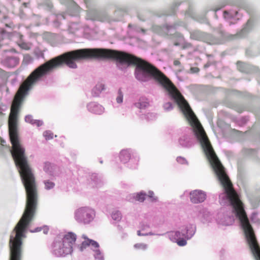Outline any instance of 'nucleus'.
<instances>
[{
	"mask_svg": "<svg viewBox=\"0 0 260 260\" xmlns=\"http://www.w3.org/2000/svg\"><path fill=\"white\" fill-rule=\"evenodd\" d=\"M92 58L112 59L121 64L135 65L138 80L147 81L153 79L162 86V73L152 64L131 54L108 49H81L64 53L47 61V74L63 65L76 69V61Z\"/></svg>",
	"mask_w": 260,
	"mask_h": 260,
	"instance_id": "f257e3e1",
	"label": "nucleus"
},
{
	"mask_svg": "<svg viewBox=\"0 0 260 260\" xmlns=\"http://www.w3.org/2000/svg\"><path fill=\"white\" fill-rule=\"evenodd\" d=\"M164 89L175 101L191 126L193 127L196 135L200 141L202 149L223 188H234L204 129L189 104L173 83L164 74Z\"/></svg>",
	"mask_w": 260,
	"mask_h": 260,
	"instance_id": "f03ea898",
	"label": "nucleus"
},
{
	"mask_svg": "<svg viewBox=\"0 0 260 260\" xmlns=\"http://www.w3.org/2000/svg\"><path fill=\"white\" fill-rule=\"evenodd\" d=\"M76 240V236L73 233H68L61 241L54 243L55 253L58 256H64L71 254L73 251V245Z\"/></svg>",
	"mask_w": 260,
	"mask_h": 260,
	"instance_id": "7ed1b4c3",
	"label": "nucleus"
},
{
	"mask_svg": "<svg viewBox=\"0 0 260 260\" xmlns=\"http://www.w3.org/2000/svg\"><path fill=\"white\" fill-rule=\"evenodd\" d=\"M76 218L79 222L88 223L93 219V211L88 208H81L76 211Z\"/></svg>",
	"mask_w": 260,
	"mask_h": 260,
	"instance_id": "20e7f679",
	"label": "nucleus"
},
{
	"mask_svg": "<svg viewBox=\"0 0 260 260\" xmlns=\"http://www.w3.org/2000/svg\"><path fill=\"white\" fill-rule=\"evenodd\" d=\"M87 16L88 19L93 21L105 22L109 19L107 13L97 10L87 11Z\"/></svg>",
	"mask_w": 260,
	"mask_h": 260,
	"instance_id": "39448f33",
	"label": "nucleus"
},
{
	"mask_svg": "<svg viewBox=\"0 0 260 260\" xmlns=\"http://www.w3.org/2000/svg\"><path fill=\"white\" fill-rule=\"evenodd\" d=\"M190 200L193 203L203 202L206 199V194L201 190H194L190 192Z\"/></svg>",
	"mask_w": 260,
	"mask_h": 260,
	"instance_id": "423d86ee",
	"label": "nucleus"
},
{
	"mask_svg": "<svg viewBox=\"0 0 260 260\" xmlns=\"http://www.w3.org/2000/svg\"><path fill=\"white\" fill-rule=\"evenodd\" d=\"M146 197H148L152 202L157 200V197L154 196L152 191H149L148 194L142 192L138 193L136 195L135 199L136 201L143 202L145 200Z\"/></svg>",
	"mask_w": 260,
	"mask_h": 260,
	"instance_id": "0eeeda50",
	"label": "nucleus"
},
{
	"mask_svg": "<svg viewBox=\"0 0 260 260\" xmlns=\"http://www.w3.org/2000/svg\"><path fill=\"white\" fill-rule=\"evenodd\" d=\"M89 111L96 114H101L104 112V108L99 104L95 103H90L88 105Z\"/></svg>",
	"mask_w": 260,
	"mask_h": 260,
	"instance_id": "6e6552de",
	"label": "nucleus"
},
{
	"mask_svg": "<svg viewBox=\"0 0 260 260\" xmlns=\"http://www.w3.org/2000/svg\"><path fill=\"white\" fill-rule=\"evenodd\" d=\"M169 236L172 241L176 242L182 237H186L187 235L185 234L180 233L178 231H176L170 232L169 233Z\"/></svg>",
	"mask_w": 260,
	"mask_h": 260,
	"instance_id": "1a4fd4ad",
	"label": "nucleus"
},
{
	"mask_svg": "<svg viewBox=\"0 0 260 260\" xmlns=\"http://www.w3.org/2000/svg\"><path fill=\"white\" fill-rule=\"evenodd\" d=\"M135 106L139 109H145L149 106V103L147 99L142 97L139 102L135 104Z\"/></svg>",
	"mask_w": 260,
	"mask_h": 260,
	"instance_id": "9d476101",
	"label": "nucleus"
},
{
	"mask_svg": "<svg viewBox=\"0 0 260 260\" xmlns=\"http://www.w3.org/2000/svg\"><path fill=\"white\" fill-rule=\"evenodd\" d=\"M131 158V153L127 150H123L120 153V159L122 162L125 163L127 162Z\"/></svg>",
	"mask_w": 260,
	"mask_h": 260,
	"instance_id": "9b49d317",
	"label": "nucleus"
},
{
	"mask_svg": "<svg viewBox=\"0 0 260 260\" xmlns=\"http://www.w3.org/2000/svg\"><path fill=\"white\" fill-rule=\"evenodd\" d=\"M6 64L10 68L16 66L19 63V59L16 57H8L6 59Z\"/></svg>",
	"mask_w": 260,
	"mask_h": 260,
	"instance_id": "f8f14e48",
	"label": "nucleus"
},
{
	"mask_svg": "<svg viewBox=\"0 0 260 260\" xmlns=\"http://www.w3.org/2000/svg\"><path fill=\"white\" fill-rule=\"evenodd\" d=\"M83 237L85 239V240L82 243L80 247L81 250H83V248H85L87 246L90 245L92 241V240L86 238L84 236H83Z\"/></svg>",
	"mask_w": 260,
	"mask_h": 260,
	"instance_id": "ddd939ff",
	"label": "nucleus"
},
{
	"mask_svg": "<svg viewBox=\"0 0 260 260\" xmlns=\"http://www.w3.org/2000/svg\"><path fill=\"white\" fill-rule=\"evenodd\" d=\"M248 32V30L246 27L242 29L239 32H237L235 35L233 36L234 37H242L246 35Z\"/></svg>",
	"mask_w": 260,
	"mask_h": 260,
	"instance_id": "4468645a",
	"label": "nucleus"
},
{
	"mask_svg": "<svg viewBox=\"0 0 260 260\" xmlns=\"http://www.w3.org/2000/svg\"><path fill=\"white\" fill-rule=\"evenodd\" d=\"M43 136L45 138L46 140H49L53 139V134L50 131H46L44 132Z\"/></svg>",
	"mask_w": 260,
	"mask_h": 260,
	"instance_id": "2eb2a0df",
	"label": "nucleus"
},
{
	"mask_svg": "<svg viewBox=\"0 0 260 260\" xmlns=\"http://www.w3.org/2000/svg\"><path fill=\"white\" fill-rule=\"evenodd\" d=\"M94 251L95 252V254H94L95 257L99 259L103 260V259H104L103 256L102 255V252L100 250V249L99 248H97V249H95V250H94Z\"/></svg>",
	"mask_w": 260,
	"mask_h": 260,
	"instance_id": "dca6fc26",
	"label": "nucleus"
},
{
	"mask_svg": "<svg viewBox=\"0 0 260 260\" xmlns=\"http://www.w3.org/2000/svg\"><path fill=\"white\" fill-rule=\"evenodd\" d=\"M44 184L45 185V188L47 189H50L54 187V183L49 180L45 181L44 182Z\"/></svg>",
	"mask_w": 260,
	"mask_h": 260,
	"instance_id": "f3484780",
	"label": "nucleus"
},
{
	"mask_svg": "<svg viewBox=\"0 0 260 260\" xmlns=\"http://www.w3.org/2000/svg\"><path fill=\"white\" fill-rule=\"evenodd\" d=\"M136 249L144 250L147 248V245L143 243H138L134 245Z\"/></svg>",
	"mask_w": 260,
	"mask_h": 260,
	"instance_id": "a211bd4d",
	"label": "nucleus"
},
{
	"mask_svg": "<svg viewBox=\"0 0 260 260\" xmlns=\"http://www.w3.org/2000/svg\"><path fill=\"white\" fill-rule=\"evenodd\" d=\"M185 237H182L179 240H177L175 242L177 243V244L180 246H183L186 245L187 242L186 240L184 239Z\"/></svg>",
	"mask_w": 260,
	"mask_h": 260,
	"instance_id": "6ab92c4d",
	"label": "nucleus"
},
{
	"mask_svg": "<svg viewBox=\"0 0 260 260\" xmlns=\"http://www.w3.org/2000/svg\"><path fill=\"white\" fill-rule=\"evenodd\" d=\"M52 169L51 165L50 162H46L44 164V170L46 172H48L51 171V169Z\"/></svg>",
	"mask_w": 260,
	"mask_h": 260,
	"instance_id": "aec40b11",
	"label": "nucleus"
},
{
	"mask_svg": "<svg viewBox=\"0 0 260 260\" xmlns=\"http://www.w3.org/2000/svg\"><path fill=\"white\" fill-rule=\"evenodd\" d=\"M112 217L115 220H119L121 219V214L117 211L112 214Z\"/></svg>",
	"mask_w": 260,
	"mask_h": 260,
	"instance_id": "412c9836",
	"label": "nucleus"
},
{
	"mask_svg": "<svg viewBox=\"0 0 260 260\" xmlns=\"http://www.w3.org/2000/svg\"><path fill=\"white\" fill-rule=\"evenodd\" d=\"M123 100V94L122 93L121 90L119 89L118 90V96L116 98V101L118 103H121L122 102Z\"/></svg>",
	"mask_w": 260,
	"mask_h": 260,
	"instance_id": "4be33fe9",
	"label": "nucleus"
},
{
	"mask_svg": "<svg viewBox=\"0 0 260 260\" xmlns=\"http://www.w3.org/2000/svg\"><path fill=\"white\" fill-rule=\"evenodd\" d=\"M25 120L26 122L31 123L32 124L34 121L35 120V119H34L32 118V117L30 115L26 116L25 118Z\"/></svg>",
	"mask_w": 260,
	"mask_h": 260,
	"instance_id": "5701e85b",
	"label": "nucleus"
},
{
	"mask_svg": "<svg viewBox=\"0 0 260 260\" xmlns=\"http://www.w3.org/2000/svg\"><path fill=\"white\" fill-rule=\"evenodd\" d=\"M43 124V122L39 120H35L34 121L32 124L36 125L37 126H40L42 125Z\"/></svg>",
	"mask_w": 260,
	"mask_h": 260,
	"instance_id": "b1692460",
	"label": "nucleus"
},
{
	"mask_svg": "<svg viewBox=\"0 0 260 260\" xmlns=\"http://www.w3.org/2000/svg\"><path fill=\"white\" fill-rule=\"evenodd\" d=\"M90 245L94 247L95 249L99 248V244L95 241L92 240Z\"/></svg>",
	"mask_w": 260,
	"mask_h": 260,
	"instance_id": "393cba45",
	"label": "nucleus"
},
{
	"mask_svg": "<svg viewBox=\"0 0 260 260\" xmlns=\"http://www.w3.org/2000/svg\"><path fill=\"white\" fill-rule=\"evenodd\" d=\"M190 71L192 73H198L200 71V69L197 67H192L190 68Z\"/></svg>",
	"mask_w": 260,
	"mask_h": 260,
	"instance_id": "a878e982",
	"label": "nucleus"
},
{
	"mask_svg": "<svg viewBox=\"0 0 260 260\" xmlns=\"http://www.w3.org/2000/svg\"><path fill=\"white\" fill-rule=\"evenodd\" d=\"M200 32L198 31H195L191 34V37L194 39H198L197 36L199 35Z\"/></svg>",
	"mask_w": 260,
	"mask_h": 260,
	"instance_id": "bb28decb",
	"label": "nucleus"
},
{
	"mask_svg": "<svg viewBox=\"0 0 260 260\" xmlns=\"http://www.w3.org/2000/svg\"><path fill=\"white\" fill-rule=\"evenodd\" d=\"M91 1V0H84V3L86 4L87 8H88L89 7Z\"/></svg>",
	"mask_w": 260,
	"mask_h": 260,
	"instance_id": "cd10ccee",
	"label": "nucleus"
},
{
	"mask_svg": "<svg viewBox=\"0 0 260 260\" xmlns=\"http://www.w3.org/2000/svg\"><path fill=\"white\" fill-rule=\"evenodd\" d=\"M173 64L175 66H180L181 64V62H180V61L179 60L176 59V60H175L174 61Z\"/></svg>",
	"mask_w": 260,
	"mask_h": 260,
	"instance_id": "c85d7f7f",
	"label": "nucleus"
},
{
	"mask_svg": "<svg viewBox=\"0 0 260 260\" xmlns=\"http://www.w3.org/2000/svg\"><path fill=\"white\" fill-rule=\"evenodd\" d=\"M98 88H101V90H104V86L101 84L100 85H97L96 87H95V89H97Z\"/></svg>",
	"mask_w": 260,
	"mask_h": 260,
	"instance_id": "c756f323",
	"label": "nucleus"
},
{
	"mask_svg": "<svg viewBox=\"0 0 260 260\" xmlns=\"http://www.w3.org/2000/svg\"><path fill=\"white\" fill-rule=\"evenodd\" d=\"M138 235L139 236H144V235H146V234H142L141 233V232H140V231H138Z\"/></svg>",
	"mask_w": 260,
	"mask_h": 260,
	"instance_id": "7c9ffc66",
	"label": "nucleus"
},
{
	"mask_svg": "<svg viewBox=\"0 0 260 260\" xmlns=\"http://www.w3.org/2000/svg\"><path fill=\"white\" fill-rule=\"evenodd\" d=\"M4 73V71L0 68V76L3 75Z\"/></svg>",
	"mask_w": 260,
	"mask_h": 260,
	"instance_id": "2f4dec72",
	"label": "nucleus"
},
{
	"mask_svg": "<svg viewBox=\"0 0 260 260\" xmlns=\"http://www.w3.org/2000/svg\"><path fill=\"white\" fill-rule=\"evenodd\" d=\"M251 22L250 20H248L247 22V25H248Z\"/></svg>",
	"mask_w": 260,
	"mask_h": 260,
	"instance_id": "473e14b6",
	"label": "nucleus"
}]
</instances>
